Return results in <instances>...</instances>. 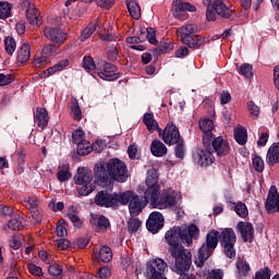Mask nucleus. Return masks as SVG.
<instances>
[{
  "instance_id": "f257e3e1",
  "label": "nucleus",
  "mask_w": 279,
  "mask_h": 279,
  "mask_svg": "<svg viewBox=\"0 0 279 279\" xmlns=\"http://www.w3.org/2000/svg\"><path fill=\"white\" fill-rule=\"evenodd\" d=\"M166 242L169 245L168 252L174 259L175 274H184L193 265L191 251L184 248V245H193V239H199V228L197 225L189 227H173L165 234ZM184 243V245H182Z\"/></svg>"
},
{
  "instance_id": "f03ea898",
  "label": "nucleus",
  "mask_w": 279,
  "mask_h": 279,
  "mask_svg": "<svg viewBox=\"0 0 279 279\" xmlns=\"http://www.w3.org/2000/svg\"><path fill=\"white\" fill-rule=\"evenodd\" d=\"M158 171L150 169L147 171L145 184L148 186L147 197H150V206L159 210L173 208L178 204V192L172 189L162 190L158 184Z\"/></svg>"
},
{
  "instance_id": "7ed1b4c3",
  "label": "nucleus",
  "mask_w": 279,
  "mask_h": 279,
  "mask_svg": "<svg viewBox=\"0 0 279 279\" xmlns=\"http://www.w3.org/2000/svg\"><path fill=\"white\" fill-rule=\"evenodd\" d=\"M94 174L96 180L100 184H106L110 180L116 182H128V166L123 160L119 158H112L105 165L100 163L94 168Z\"/></svg>"
},
{
  "instance_id": "20e7f679",
  "label": "nucleus",
  "mask_w": 279,
  "mask_h": 279,
  "mask_svg": "<svg viewBox=\"0 0 279 279\" xmlns=\"http://www.w3.org/2000/svg\"><path fill=\"white\" fill-rule=\"evenodd\" d=\"M147 193H149V186H146L142 198L132 191L123 192L122 195L126 194V202L120 204L122 206H126V204H129V210L132 217H138L147 204L151 202V197L147 196Z\"/></svg>"
},
{
  "instance_id": "39448f33",
  "label": "nucleus",
  "mask_w": 279,
  "mask_h": 279,
  "mask_svg": "<svg viewBox=\"0 0 279 279\" xmlns=\"http://www.w3.org/2000/svg\"><path fill=\"white\" fill-rule=\"evenodd\" d=\"M94 202L96 206H100L101 208H116L119 204H125L128 202V194L110 193L102 190L96 194Z\"/></svg>"
},
{
  "instance_id": "423d86ee",
  "label": "nucleus",
  "mask_w": 279,
  "mask_h": 279,
  "mask_svg": "<svg viewBox=\"0 0 279 279\" xmlns=\"http://www.w3.org/2000/svg\"><path fill=\"white\" fill-rule=\"evenodd\" d=\"M219 231L211 230L206 235V241L203 245L198 248V267L204 265V262L213 256V252L217 250V245H219Z\"/></svg>"
},
{
  "instance_id": "0eeeda50",
  "label": "nucleus",
  "mask_w": 279,
  "mask_h": 279,
  "mask_svg": "<svg viewBox=\"0 0 279 279\" xmlns=\"http://www.w3.org/2000/svg\"><path fill=\"white\" fill-rule=\"evenodd\" d=\"M220 236V245L223 247V254L227 258H235L236 257V250L234 245L236 244V233L232 228H226L219 234Z\"/></svg>"
},
{
  "instance_id": "6e6552de",
  "label": "nucleus",
  "mask_w": 279,
  "mask_h": 279,
  "mask_svg": "<svg viewBox=\"0 0 279 279\" xmlns=\"http://www.w3.org/2000/svg\"><path fill=\"white\" fill-rule=\"evenodd\" d=\"M74 182L81 186L78 194L82 196L90 195V193L95 191V185L93 184V172L84 168H78V172L74 177Z\"/></svg>"
},
{
  "instance_id": "1a4fd4ad",
  "label": "nucleus",
  "mask_w": 279,
  "mask_h": 279,
  "mask_svg": "<svg viewBox=\"0 0 279 279\" xmlns=\"http://www.w3.org/2000/svg\"><path fill=\"white\" fill-rule=\"evenodd\" d=\"M165 269H167L166 262L162 258H157L147 264L146 276L148 279H167L165 277Z\"/></svg>"
},
{
  "instance_id": "9d476101",
  "label": "nucleus",
  "mask_w": 279,
  "mask_h": 279,
  "mask_svg": "<svg viewBox=\"0 0 279 279\" xmlns=\"http://www.w3.org/2000/svg\"><path fill=\"white\" fill-rule=\"evenodd\" d=\"M98 76L107 82H114L121 77L120 73H117V65L101 61L98 63Z\"/></svg>"
},
{
  "instance_id": "9b49d317",
  "label": "nucleus",
  "mask_w": 279,
  "mask_h": 279,
  "mask_svg": "<svg viewBox=\"0 0 279 279\" xmlns=\"http://www.w3.org/2000/svg\"><path fill=\"white\" fill-rule=\"evenodd\" d=\"M161 138L166 145H175L180 143L182 137L180 136V130L173 123H168L163 131H161Z\"/></svg>"
},
{
  "instance_id": "f8f14e48",
  "label": "nucleus",
  "mask_w": 279,
  "mask_h": 279,
  "mask_svg": "<svg viewBox=\"0 0 279 279\" xmlns=\"http://www.w3.org/2000/svg\"><path fill=\"white\" fill-rule=\"evenodd\" d=\"M199 129L203 132V145L204 147H210V143L215 138L213 130H215V123L210 118L203 119L198 122Z\"/></svg>"
},
{
  "instance_id": "ddd939ff",
  "label": "nucleus",
  "mask_w": 279,
  "mask_h": 279,
  "mask_svg": "<svg viewBox=\"0 0 279 279\" xmlns=\"http://www.w3.org/2000/svg\"><path fill=\"white\" fill-rule=\"evenodd\" d=\"M22 8L26 9V19L29 25H34L35 27H40L43 25V19H40V12L36 9L29 0H24L22 2Z\"/></svg>"
},
{
  "instance_id": "4468645a",
  "label": "nucleus",
  "mask_w": 279,
  "mask_h": 279,
  "mask_svg": "<svg viewBox=\"0 0 279 279\" xmlns=\"http://www.w3.org/2000/svg\"><path fill=\"white\" fill-rule=\"evenodd\" d=\"M193 160L201 167H210L215 162V156L208 149L196 148L193 153Z\"/></svg>"
},
{
  "instance_id": "2eb2a0df",
  "label": "nucleus",
  "mask_w": 279,
  "mask_h": 279,
  "mask_svg": "<svg viewBox=\"0 0 279 279\" xmlns=\"http://www.w3.org/2000/svg\"><path fill=\"white\" fill-rule=\"evenodd\" d=\"M163 226L165 217L160 214V211H153L146 221V228L148 232H151L153 234H157V232H159Z\"/></svg>"
},
{
  "instance_id": "dca6fc26",
  "label": "nucleus",
  "mask_w": 279,
  "mask_h": 279,
  "mask_svg": "<svg viewBox=\"0 0 279 279\" xmlns=\"http://www.w3.org/2000/svg\"><path fill=\"white\" fill-rule=\"evenodd\" d=\"M44 35L48 40L54 43V45H64V43H66V33L62 32L60 28L47 26L44 29Z\"/></svg>"
},
{
  "instance_id": "f3484780",
  "label": "nucleus",
  "mask_w": 279,
  "mask_h": 279,
  "mask_svg": "<svg viewBox=\"0 0 279 279\" xmlns=\"http://www.w3.org/2000/svg\"><path fill=\"white\" fill-rule=\"evenodd\" d=\"M265 208L268 215H271V213H278L279 209V194L276 186H271L267 199L265 203Z\"/></svg>"
},
{
  "instance_id": "a211bd4d",
  "label": "nucleus",
  "mask_w": 279,
  "mask_h": 279,
  "mask_svg": "<svg viewBox=\"0 0 279 279\" xmlns=\"http://www.w3.org/2000/svg\"><path fill=\"white\" fill-rule=\"evenodd\" d=\"M210 145L220 158H223V156H228L230 154V144L223 140L221 136L215 137L211 140Z\"/></svg>"
},
{
  "instance_id": "6ab92c4d",
  "label": "nucleus",
  "mask_w": 279,
  "mask_h": 279,
  "mask_svg": "<svg viewBox=\"0 0 279 279\" xmlns=\"http://www.w3.org/2000/svg\"><path fill=\"white\" fill-rule=\"evenodd\" d=\"M236 229L244 243H252L254 241V225L252 222L240 221Z\"/></svg>"
},
{
  "instance_id": "aec40b11",
  "label": "nucleus",
  "mask_w": 279,
  "mask_h": 279,
  "mask_svg": "<svg viewBox=\"0 0 279 279\" xmlns=\"http://www.w3.org/2000/svg\"><path fill=\"white\" fill-rule=\"evenodd\" d=\"M211 4L213 10H215L216 14L221 16V19H230V16H232V12H234L232 7L226 4L223 0H215Z\"/></svg>"
},
{
  "instance_id": "412c9836",
  "label": "nucleus",
  "mask_w": 279,
  "mask_h": 279,
  "mask_svg": "<svg viewBox=\"0 0 279 279\" xmlns=\"http://www.w3.org/2000/svg\"><path fill=\"white\" fill-rule=\"evenodd\" d=\"M196 32L197 26L195 24H185L177 29L181 43H189V39L192 38Z\"/></svg>"
},
{
  "instance_id": "4be33fe9",
  "label": "nucleus",
  "mask_w": 279,
  "mask_h": 279,
  "mask_svg": "<svg viewBox=\"0 0 279 279\" xmlns=\"http://www.w3.org/2000/svg\"><path fill=\"white\" fill-rule=\"evenodd\" d=\"M69 65V59H63L56 63L54 65L48 68L44 72L39 74L41 80H46V77H50V75H56V73H60V71H64Z\"/></svg>"
},
{
  "instance_id": "5701e85b",
  "label": "nucleus",
  "mask_w": 279,
  "mask_h": 279,
  "mask_svg": "<svg viewBox=\"0 0 279 279\" xmlns=\"http://www.w3.org/2000/svg\"><path fill=\"white\" fill-rule=\"evenodd\" d=\"M143 123L146 125L150 134L158 132L159 136L162 135V129L158 125V121L154 118V113H145L143 117Z\"/></svg>"
},
{
  "instance_id": "b1692460",
  "label": "nucleus",
  "mask_w": 279,
  "mask_h": 279,
  "mask_svg": "<svg viewBox=\"0 0 279 279\" xmlns=\"http://www.w3.org/2000/svg\"><path fill=\"white\" fill-rule=\"evenodd\" d=\"M93 258L101 263H110L112 260V248L110 246H101L100 250H94Z\"/></svg>"
},
{
  "instance_id": "393cba45",
  "label": "nucleus",
  "mask_w": 279,
  "mask_h": 279,
  "mask_svg": "<svg viewBox=\"0 0 279 279\" xmlns=\"http://www.w3.org/2000/svg\"><path fill=\"white\" fill-rule=\"evenodd\" d=\"M34 119L35 123H37L38 128L41 130H45V128L49 125V112H47V109L45 108H37Z\"/></svg>"
},
{
  "instance_id": "a878e982",
  "label": "nucleus",
  "mask_w": 279,
  "mask_h": 279,
  "mask_svg": "<svg viewBox=\"0 0 279 279\" xmlns=\"http://www.w3.org/2000/svg\"><path fill=\"white\" fill-rule=\"evenodd\" d=\"M266 162L268 167H274L279 163V142L274 143L267 151Z\"/></svg>"
},
{
  "instance_id": "bb28decb",
  "label": "nucleus",
  "mask_w": 279,
  "mask_h": 279,
  "mask_svg": "<svg viewBox=\"0 0 279 279\" xmlns=\"http://www.w3.org/2000/svg\"><path fill=\"white\" fill-rule=\"evenodd\" d=\"M197 8L189 2H182L181 0L173 1V16L180 17V12H195Z\"/></svg>"
},
{
  "instance_id": "cd10ccee",
  "label": "nucleus",
  "mask_w": 279,
  "mask_h": 279,
  "mask_svg": "<svg viewBox=\"0 0 279 279\" xmlns=\"http://www.w3.org/2000/svg\"><path fill=\"white\" fill-rule=\"evenodd\" d=\"M167 146L160 140H154L150 144V154L156 158H162V156H167Z\"/></svg>"
},
{
  "instance_id": "c85d7f7f",
  "label": "nucleus",
  "mask_w": 279,
  "mask_h": 279,
  "mask_svg": "<svg viewBox=\"0 0 279 279\" xmlns=\"http://www.w3.org/2000/svg\"><path fill=\"white\" fill-rule=\"evenodd\" d=\"M32 57V46L28 43H24L17 49V62L25 64Z\"/></svg>"
},
{
  "instance_id": "c756f323",
  "label": "nucleus",
  "mask_w": 279,
  "mask_h": 279,
  "mask_svg": "<svg viewBox=\"0 0 279 279\" xmlns=\"http://www.w3.org/2000/svg\"><path fill=\"white\" fill-rule=\"evenodd\" d=\"M187 43H183V45H186L190 47V49H199V47L206 45V37L202 35H194L193 37H190L187 39Z\"/></svg>"
},
{
  "instance_id": "7c9ffc66",
  "label": "nucleus",
  "mask_w": 279,
  "mask_h": 279,
  "mask_svg": "<svg viewBox=\"0 0 279 279\" xmlns=\"http://www.w3.org/2000/svg\"><path fill=\"white\" fill-rule=\"evenodd\" d=\"M71 117L74 119V121H82V118L84 117L77 98H72L71 100Z\"/></svg>"
},
{
  "instance_id": "2f4dec72",
  "label": "nucleus",
  "mask_w": 279,
  "mask_h": 279,
  "mask_svg": "<svg viewBox=\"0 0 279 279\" xmlns=\"http://www.w3.org/2000/svg\"><path fill=\"white\" fill-rule=\"evenodd\" d=\"M93 219L97 221L96 232H106L110 227V220L106 216L95 215Z\"/></svg>"
},
{
  "instance_id": "473e14b6",
  "label": "nucleus",
  "mask_w": 279,
  "mask_h": 279,
  "mask_svg": "<svg viewBox=\"0 0 279 279\" xmlns=\"http://www.w3.org/2000/svg\"><path fill=\"white\" fill-rule=\"evenodd\" d=\"M236 269H238V278L243 279L250 276L251 268L247 262L240 259L236 264Z\"/></svg>"
},
{
  "instance_id": "72a5a7b5",
  "label": "nucleus",
  "mask_w": 279,
  "mask_h": 279,
  "mask_svg": "<svg viewBox=\"0 0 279 279\" xmlns=\"http://www.w3.org/2000/svg\"><path fill=\"white\" fill-rule=\"evenodd\" d=\"M234 140L239 145H245L247 143V129L243 126L234 129Z\"/></svg>"
},
{
  "instance_id": "f704fd0d",
  "label": "nucleus",
  "mask_w": 279,
  "mask_h": 279,
  "mask_svg": "<svg viewBox=\"0 0 279 279\" xmlns=\"http://www.w3.org/2000/svg\"><path fill=\"white\" fill-rule=\"evenodd\" d=\"M126 8L132 19H135V21H138V19H141V5H138L136 1H128Z\"/></svg>"
},
{
  "instance_id": "c9c22d12",
  "label": "nucleus",
  "mask_w": 279,
  "mask_h": 279,
  "mask_svg": "<svg viewBox=\"0 0 279 279\" xmlns=\"http://www.w3.org/2000/svg\"><path fill=\"white\" fill-rule=\"evenodd\" d=\"M93 149H94V147H93V145H90V142L85 140L77 144L76 154H78V156H88V154H90V151H93Z\"/></svg>"
},
{
  "instance_id": "e433bc0d",
  "label": "nucleus",
  "mask_w": 279,
  "mask_h": 279,
  "mask_svg": "<svg viewBox=\"0 0 279 279\" xmlns=\"http://www.w3.org/2000/svg\"><path fill=\"white\" fill-rule=\"evenodd\" d=\"M68 218L70 219V221L76 227L80 228L82 226V219H80V216H77V207H73L71 206L68 209Z\"/></svg>"
},
{
  "instance_id": "4c0bfd02",
  "label": "nucleus",
  "mask_w": 279,
  "mask_h": 279,
  "mask_svg": "<svg viewBox=\"0 0 279 279\" xmlns=\"http://www.w3.org/2000/svg\"><path fill=\"white\" fill-rule=\"evenodd\" d=\"M47 62H49V58L43 54V52H37L33 60V64L36 69H45V66H47Z\"/></svg>"
},
{
  "instance_id": "58836bf2",
  "label": "nucleus",
  "mask_w": 279,
  "mask_h": 279,
  "mask_svg": "<svg viewBox=\"0 0 279 279\" xmlns=\"http://www.w3.org/2000/svg\"><path fill=\"white\" fill-rule=\"evenodd\" d=\"M98 25L99 24L97 22L89 23L87 27H85L84 31L82 32V35H81L82 40H87V38H90L93 34H95V32L97 31Z\"/></svg>"
},
{
  "instance_id": "ea45409f",
  "label": "nucleus",
  "mask_w": 279,
  "mask_h": 279,
  "mask_svg": "<svg viewBox=\"0 0 279 279\" xmlns=\"http://www.w3.org/2000/svg\"><path fill=\"white\" fill-rule=\"evenodd\" d=\"M174 156L180 160H184V156H186V147L184 146V140L179 141L174 144Z\"/></svg>"
},
{
  "instance_id": "a19ab883",
  "label": "nucleus",
  "mask_w": 279,
  "mask_h": 279,
  "mask_svg": "<svg viewBox=\"0 0 279 279\" xmlns=\"http://www.w3.org/2000/svg\"><path fill=\"white\" fill-rule=\"evenodd\" d=\"M8 228L14 231L23 230V221L21 216L15 215L11 220H9Z\"/></svg>"
},
{
  "instance_id": "79ce46f5",
  "label": "nucleus",
  "mask_w": 279,
  "mask_h": 279,
  "mask_svg": "<svg viewBox=\"0 0 279 279\" xmlns=\"http://www.w3.org/2000/svg\"><path fill=\"white\" fill-rule=\"evenodd\" d=\"M4 49L9 56H12L16 51V40L12 36L4 38Z\"/></svg>"
},
{
  "instance_id": "37998d69",
  "label": "nucleus",
  "mask_w": 279,
  "mask_h": 279,
  "mask_svg": "<svg viewBox=\"0 0 279 279\" xmlns=\"http://www.w3.org/2000/svg\"><path fill=\"white\" fill-rule=\"evenodd\" d=\"M234 213L241 217V219H245L247 215H250V211L247 210V205H245L243 202H238L234 206Z\"/></svg>"
},
{
  "instance_id": "c03bdc74",
  "label": "nucleus",
  "mask_w": 279,
  "mask_h": 279,
  "mask_svg": "<svg viewBox=\"0 0 279 279\" xmlns=\"http://www.w3.org/2000/svg\"><path fill=\"white\" fill-rule=\"evenodd\" d=\"M12 5L9 2H0V19H10Z\"/></svg>"
},
{
  "instance_id": "a18cd8bd",
  "label": "nucleus",
  "mask_w": 279,
  "mask_h": 279,
  "mask_svg": "<svg viewBox=\"0 0 279 279\" xmlns=\"http://www.w3.org/2000/svg\"><path fill=\"white\" fill-rule=\"evenodd\" d=\"M253 167L257 173H263L265 171V160H263L260 156L254 155Z\"/></svg>"
},
{
  "instance_id": "49530a36",
  "label": "nucleus",
  "mask_w": 279,
  "mask_h": 279,
  "mask_svg": "<svg viewBox=\"0 0 279 279\" xmlns=\"http://www.w3.org/2000/svg\"><path fill=\"white\" fill-rule=\"evenodd\" d=\"M9 245L12 250H19L23 245V235L21 233L13 235L9 240Z\"/></svg>"
},
{
  "instance_id": "de8ad7c7",
  "label": "nucleus",
  "mask_w": 279,
  "mask_h": 279,
  "mask_svg": "<svg viewBox=\"0 0 279 279\" xmlns=\"http://www.w3.org/2000/svg\"><path fill=\"white\" fill-rule=\"evenodd\" d=\"M142 221L138 218H131L128 222V230L129 232H138V230L141 229L142 226Z\"/></svg>"
},
{
  "instance_id": "09e8293b",
  "label": "nucleus",
  "mask_w": 279,
  "mask_h": 279,
  "mask_svg": "<svg viewBox=\"0 0 279 279\" xmlns=\"http://www.w3.org/2000/svg\"><path fill=\"white\" fill-rule=\"evenodd\" d=\"M72 141L75 145H80V143H84L86 141V133L83 130H75L72 133Z\"/></svg>"
},
{
  "instance_id": "8fccbe9b",
  "label": "nucleus",
  "mask_w": 279,
  "mask_h": 279,
  "mask_svg": "<svg viewBox=\"0 0 279 279\" xmlns=\"http://www.w3.org/2000/svg\"><path fill=\"white\" fill-rule=\"evenodd\" d=\"M24 206L34 213L38 208V198L36 196H29L24 201Z\"/></svg>"
},
{
  "instance_id": "3c124183",
  "label": "nucleus",
  "mask_w": 279,
  "mask_h": 279,
  "mask_svg": "<svg viewBox=\"0 0 279 279\" xmlns=\"http://www.w3.org/2000/svg\"><path fill=\"white\" fill-rule=\"evenodd\" d=\"M247 108L251 117H254L255 119H258V114H260V107L256 105L255 101H248Z\"/></svg>"
},
{
  "instance_id": "603ef678",
  "label": "nucleus",
  "mask_w": 279,
  "mask_h": 279,
  "mask_svg": "<svg viewBox=\"0 0 279 279\" xmlns=\"http://www.w3.org/2000/svg\"><path fill=\"white\" fill-rule=\"evenodd\" d=\"M58 51V46H56V44H50V45H46L43 50L41 53L46 56V58H49L50 56H56Z\"/></svg>"
},
{
  "instance_id": "864d4df0",
  "label": "nucleus",
  "mask_w": 279,
  "mask_h": 279,
  "mask_svg": "<svg viewBox=\"0 0 279 279\" xmlns=\"http://www.w3.org/2000/svg\"><path fill=\"white\" fill-rule=\"evenodd\" d=\"M254 279H271V269H269V267H265V268L259 269L255 274Z\"/></svg>"
},
{
  "instance_id": "5fc2aeb1",
  "label": "nucleus",
  "mask_w": 279,
  "mask_h": 279,
  "mask_svg": "<svg viewBox=\"0 0 279 279\" xmlns=\"http://www.w3.org/2000/svg\"><path fill=\"white\" fill-rule=\"evenodd\" d=\"M83 69H85V71H95V69H97V65L95 64V60H93L92 57H84Z\"/></svg>"
},
{
  "instance_id": "6e6d98bb",
  "label": "nucleus",
  "mask_w": 279,
  "mask_h": 279,
  "mask_svg": "<svg viewBox=\"0 0 279 279\" xmlns=\"http://www.w3.org/2000/svg\"><path fill=\"white\" fill-rule=\"evenodd\" d=\"M14 80H15L14 74L0 73V86H9V84H12Z\"/></svg>"
},
{
  "instance_id": "4d7b16f0",
  "label": "nucleus",
  "mask_w": 279,
  "mask_h": 279,
  "mask_svg": "<svg viewBox=\"0 0 279 279\" xmlns=\"http://www.w3.org/2000/svg\"><path fill=\"white\" fill-rule=\"evenodd\" d=\"M252 65L250 63H244L240 68L241 75H244V77L251 78L254 77V73L252 72Z\"/></svg>"
},
{
  "instance_id": "13d9d810",
  "label": "nucleus",
  "mask_w": 279,
  "mask_h": 279,
  "mask_svg": "<svg viewBox=\"0 0 279 279\" xmlns=\"http://www.w3.org/2000/svg\"><path fill=\"white\" fill-rule=\"evenodd\" d=\"M69 232L66 231V221L59 220L57 225V235L58 236H66Z\"/></svg>"
},
{
  "instance_id": "bf43d9fd",
  "label": "nucleus",
  "mask_w": 279,
  "mask_h": 279,
  "mask_svg": "<svg viewBox=\"0 0 279 279\" xmlns=\"http://www.w3.org/2000/svg\"><path fill=\"white\" fill-rule=\"evenodd\" d=\"M57 178L59 182H66V180H71V171H69V168L64 170H59L57 173Z\"/></svg>"
},
{
  "instance_id": "052dcab7",
  "label": "nucleus",
  "mask_w": 279,
  "mask_h": 279,
  "mask_svg": "<svg viewBox=\"0 0 279 279\" xmlns=\"http://www.w3.org/2000/svg\"><path fill=\"white\" fill-rule=\"evenodd\" d=\"M146 38L150 45H158V40L156 39V31L151 27L146 29Z\"/></svg>"
},
{
  "instance_id": "680f3d73",
  "label": "nucleus",
  "mask_w": 279,
  "mask_h": 279,
  "mask_svg": "<svg viewBox=\"0 0 279 279\" xmlns=\"http://www.w3.org/2000/svg\"><path fill=\"white\" fill-rule=\"evenodd\" d=\"M63 271V268L59 264H52L48 267V272L50 276H60Z\"/></svg>"
},
{
  "instance_id": "e2e57ef3",
  "label": "nucleus",
  "mask_w": 279,
  "mask_h": 279,
  "mask_svg": "<svg viewBox=\"0 0 279 279\" xmlns=\"http://www.w3.org/2000/svg\"><path fill=\"white\" fill-rule=\"evenodd\" d=\"M27 269L32 276H43V268H40V266L28 264Z\"/></svg>"
},
{
  "instance_id": "0e129e2a",
  "label": "nucleus",
  "mask_w": 279,
  "mask_h": 279,
  "mask_svg": "<svg viewBox=\"0 0 279 279\" xmlns=\"http://www.w3.org/2000/svg\"><path fill=\"white\" fill-rule=\"evenodd\" d=\"M159 51H161V53H169V51H173V43H160Z\"/></svg>"
},
{
  "instance_id": "69168bd1",
  "label": "nucleus",
  "mask_w": 279,
  "mask_h": 279,
  "mask_svg": "<svg viewBox=\"0 0 279 279\" xmlns=\"http://www.w3.org/2000/svg\"><path fill=\"white\" fill-rule=\"evenodd\" d=\"M98 276L101 279L110 278V276H112V271L110 270V267L104 266L98 270Z\"/></svg>"
},
{
  "instance_id": "338daca9",
  "label": "nucleus",
  "mask_w": 279,
  "mask_h": 279,
  "mask_svg": "<svg viewBox=\"0 0 279 279\" xmlns=\"http://www.w3.org/2000/svg\"><path fill=\"white\" fill-rule=\"evenodd\" d=\"M206 279H223V270L214 269L207 275Z\"/></svg>"
},
{
  "instance_id": "774afa93",
  "label": "nucleus",
  "mask_w": 279,
  "mask_h": 279,
  "mask_svg": "<svg viewBox=\"0 0 279 279\" xmlns=\"http://www.w3.org/2000/svg\"><path fill=\"white\" fill-rule=\"evenodd\" d=\"M206 19L207 21H217V12L215 11V9H213V4L211 7L210 5L207 7Z\"/></svg>"
}]
</instances>
